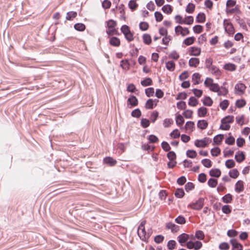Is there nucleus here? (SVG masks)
Masks as SVG:
<instances>
[{"instance_id":"1","label":"nucleus","mask_w":250,"mask_h":250,"mask_svg":"<svg viewBox=\"0 0 250 250\" xmlns=\"http://www.w3.org/2000/svg\"><path fill=\"white\" fill-rule=\"evenodd\" d=\"M146 221L144 220L141 222L138 229V234L139 237L143 241H145L146 239V231L145 230V225Z\"/></svg>"},{"instance_id":"2","label":"nucleus","mask_w":250,"mask_h":250,"mask_svg":"<svg viewBox=\"0 0 250 250\" xmlns=\"http://www.w3.org/2000/svg\"><path fill=\"white\" fill-rule=\"evenodd\" d=\"M204 198H200L195 202L189 204L188 207L194 210H200L204 205Z\"/></svg>"},{"instance_id":"3","label":"nucleus","mask_w":250,"mask_h":250,"mask_svg":"<svg viewBox=\"0 0 250 250\" xmlns=\"http://www.w3.org/2000/svg\"><path fill=\"white\" fill-rule=\"evenodd\" d=\"M211 140L209 138L205 137L201 140H197L195 142V146L198 147H205L211 142Z\"/></svg>"},{"instance_id":"4","label":"nucleus","mask_w":250,"mask_h":250,"mask_svg":"<svg viewBox=\"0 0 250 250\" xmlns=\"http://www.w3.org/2000/svg\"><path fill=\"white\" fill-rule=\"evenodd\" d=\"M224 26L226 32L229 34L232 35L234 33L235 30L232 24L227 20H224Z\"/></svg>"},{"instance_id":"5","label":"nucleus","mask_w":250,"mask_h":250,"mask_svg":"<svg viewBox=\"0 0 250 250\" xmlns=\"http://www.w3.org/2000/svg\"><path fill=\"white\" fill-rule=\"evenodd\" d=\"M246 88V86L242 83L236 84L235 86V89L237 91L236 94L240 95L243 94Z\"/></svg>"},{"instance_id":"6","label":"nucleus","mask_w":250,"mask_h":250,"mask_svg":"<svg viewBox=\"0 0 250 250\" xmlns=\"http://www.w3.org/2000/svg\"><path fill=\"white\" fill-rule=\"evenodd\" d=\"M178 29L180 30V34H181L182 36H185L189 33V31L187 27L183 28L180 25L177 26L175 28V32L176 33H177Z\"/></svg>"},{"instance_id":"7","label":"nucleus","mask_w":250,"mask_h":250,"mask_svg":"<svg viewBox=\"0 0 250 250\" xmlns=\"http://www.w3.org/2000/svg\"><path fill=\"white\" fill-rule=\"evenodd\" d=\"M235 190L237 193H240L244 190V182L242 180L238 181L235 185Z\"/></svg>"},{"instance_id":"8","label":"nucleus","mask_w":250,"mask_h":250,"mask_svg":"<svg viewBox=\"0 0 250 250\" xmlns=\"http://www.w3.org/2000/svg\"><path fill=\"white\" fill-rule=\"evenodd\" d=\"M230 243L232 246V250H242L243 246L236 239L231 240Z\"/></svg>"},{"instance_id":"9","label":"nucleus","mask_w":250,"mask_h":250,"mask_svg":"<svg viewBox=\"0 0 250 250\" xmlns=\"http://www.w3.org/2000/svg\"><path fill=\"white\" fill-rule=\"evenodd\" d=\"M189 238V235L186 233H183L178 237V242L182 246L185 243Z\"/></svg>"},{"instance_id":"10","label":"nucleus","mask_w":250,"mask_h":250,"mask_svg":"<svg viewBox=\"0 0 250 250\" xmlns=\"http://www.w3.org/2000/svg\"><path fill=\"white\" fill-rule=\"evenodd\" d=\"M166 227L167 229H171L172 232H177L179 229V227L172 222L167 223Z\"/></svg>"},{"instance_id":"11","label":"nucleus","mask_w":250,"mask_h":250,"mask_svg":"<svg viewBox=\"0 0 250 250\" xmlns=\"http://www.w3.org/2000/svg\"><path fill=\"white\" fill-rule=\"evenodd\" d=\"M201 53L200 48L197 47H191L189 49V54L191 56H198Z\"/></svg>"},{"instance_id":"12","label":"nucleus","mask_w":250,"mask_h":250,"mask_svg":"<svg viewBox=\"0 0 250 250\" xmlns=\"http://www.w3.org/2000/svg\"><path fill=\"white\" fill-rule=\"evenodd\" d=\"M197 127L202 130L205 129L208 125V122L205 120H199L197 123Z\"/></svg>"},{"instance_id":"13","label":"nucleus","mask_w":250,"mask_h":250,"mask_svg":"<svg viewBox=\"0 0 250 250\" xmlns=\"http://www.w3.org/2000/svg\"><path fill=\"white\" fill-rule=\"evenodd\" d=\"M109 43L113 46L118 47L120 45V40L117 37H113L110 38Z\"/></svg>"},{"instance_id":"14","label":"nucleus","mask_w":250,"mask_h":250,"mask_svg":"<svg viewBox=\"0 0 250 250\" xmlns=\"http://www.w3.org/2000/svg\"><path fill=\"white\" fill-rule=\"evenodd\" d=\"M207 112V108L204 106L199 108L197 110L198 116L199 117H204L206 116Z\"/></svg>"},{"instance_id":"15","label":"nucleus","mask_w":250,"mask_h":250,"mask_svg":"<svg viewBox=\"0 0 250 250\" xmlns=\"http://www.w3.org/2000/svg\"><path fill=\"white\" fill-rule=\"evenodd\" d=\"M221 174V172L220 170L218 168H215V169H211L209 171V175L211 177H215L218 178L220 176Z\"/></svg>"},{"instance_id":"16","label":"nucleus","mask_w":250,"mask_h":250,"mask_svg":"<svg viewBox=\"0 0 250 250\" xmlns=\"http://www.w3.org/2000/svg\"><path fill=\"white\" fill-rule=\"evenodd\" d=\"M235 159L238 163H241L245 159V155L243 152L241 151L240 153L235 154Z\"/></svg>"},{"instance_id":"17","label":"nucleus","mask_w":250,"mask_h":250,"mask_svg":"<svg viewBox=\"0 0 250 250\" xmlns=\"http://www.w3.org/2000/svg\"><path fill=\"white\" fill-rule=\"evenodd\" d=\"M200 61L198 58H192L188 62V64L190 66L196 67L199 63Z\"/></svg>"},{"instance_id":"18","label":"nucleus","mask_w":250,"mask_h":250,"mask_svg":"<svg viewBox=\"0 0 250 250\" xmlns=\"http://www.w3.org/2000/svg\"><path fill=\"white\" fill-rule=\"evenodd\" d=\"M127 102L132 106H137L138 104V99L135 96H131L130 97H129L128 100Z\"/></svg>"},{"instance_id":"19","label":"nucleus","mask_w":250,"mask_h":250,"mask_svg":"<svg viewBox=\"0 0 250 250\" xmlns=\"http://www.w3.org/2000/svg\"><path fill=\"white\" fill-rule=\"evenodd\" d=\"M234 121V117L233 116L229 115L226 116L221 120V123L223 124H230Z\"/></svg>"},{"instance_id":"20","label":"nucleus","mask_w":250,"mask_h":250,"mask_svg":"<svg viewBox=\"0 0 250 250\" xmlns=\"http://www.w3.org/2000/svg\"><path fill=\"white\" fill-rule=\"evenodd\" d=\"M104 161L105 164H108L110 166H114L117 163L115 160L110 157L105 158Z\"/></svg>"},{"instance_id":"21","label":"nucleus","mask_w":250,"mask_h":250,"mask_svg":"<svg viewBox=\"0 0 250 250\" xmlns=\"http://www.w3.org/2000/svg\"><path fill=\"white\" fill-rule=\"evenodd\" d=\"M208 71H210L212 74H214L216 76L220 75L221 72L219 69L215 65H212L208 69Z\"/></svg>"},{"instance_id":"22","label":"nucleus","mask_w":250,"mask_h":250,"mask_svg":"<svg viewBox=\"0 0 250 250\" xmlns=\"http://www.w3.org/2000/svg\"><path fill=\"white\" fill-rule=\"evenodd\" d=\"M202 102L204 105L208 106H211L213 104L212 100L208 96H205Z\"/></svg>"},{"instance_id":"23","label":"nucleus","mask_w":250,"mask_h":250,"mask_svg":"<svg viewBox=\"0 0 250 250\" xmlns=\"http://www.w3.org/2000/svg\"><path fill=\"white\" fill-rule=\"evenodd\" d=\"M206 16L204 13H200L196 17V21L198 23H203L205 21Z\"/></svg>"},{"instance_id":"24","label":"nucleus","mask_w":250,"mask_h":250,"mask_svg":"<svg viewBox=\"0 0 250 250\" xmlns=\"http://www.w3.org/2000/svg\"><path fill=\"white\" fill-rule=\"evenodd\" d=\"M162 10L167 14H170L172 11V7L171 5L167 4L162 7Z\"/></svg>"},{"instance_id":"25","label":"nucleus","mask_w":250,"mask_h":250,"mask_svg":"<svg viewBox=\"0 0 250 250\" xmlns=\"http://www.w3.org/2000/svg\"><path fill=\"white\" fill-rule=\"evenodd\" d=\"M229 174L231 178L235 179L239 176V172L237 169L234 168L231 170H230L229 172Z\"/></svg>"},{"instance_id":"26","label":"nucleus","mask_w":250,"mask_h":250,"mask_svg":"<svg viewBox=\"0 0 250 250\" xmlns=\"http://www.w3.org/2000/svg\"><path fill=\"white\" fill-rule=\"evenodd\" d=\"M224 68L227 70L233 71L235 70L236 66L233 63H228L224 65Z\"/></svg>"},{"instance_id":"27","label":"nucleus","mask_w":250,"mask_h":250,"mask_svg":"<svg viewBox=\"0 0 250 250\" xmlns=\"http://www.w3.org/2000/svg\"><path fill=\"white\" fill-rule=\"evenodd\" d=\"M141 84L143 86H147L152 84V81L150 78H146L141 82Z\"/></svg>"},{"instance_id":"28","label":"nucleus","mask_w":250,"mask_h":250,"mask_svg":"<svg viewBox=\"0 0 250 250\" xmlns=\"http://www.w3.org/2000/svg\"><path fill=\"white\" fill-rule=\"evenodd\" d=\"M201 76L198 73H195L192 75V81L194 82V84H198L199 83Z\"/></svg>"},{"instance_id":"29","label":"nucleus","mask_w":250,"mask_h":250,"mask_svg":"<svg viewBox=\"0 0 250 250\" xmlns=\"http://www.w3.org/2000/svg\"><path fill=\"white\" fill-rule=\"evenodd\" d=\"M224 139L223 134H218L213 138V142L217 145H219Z\"/></svg>"},{"instance_id":"30","label":"nucleus","mask_w":250,"mask_h":250,"mask_svg":"<svg viewBox=\"0 0 250 250\" xmlns=\"http://www.w3.org/2000/svg\"><path fill=\"white\" fill-rule=\"evenodd\" d=\"M143 42L145 44H149L151 42V38L150 35L145 34L143 36Z\"/></svg>"},{"instance_id":"31","label":"nucleus","mask_w":250,"mask_h":250,"mask_svg":"<svg viewBox=\"0 0 250 250\" xmlns=\"http://www.w3.org/2000/svg\"><path fill=\"white\" fill-rule=\"evenodd\" d=\"M175 64L173 61H168L166 63V68L170 71H173L175 69Z\"/></svg>"},{"instance_id":"32","label":"nucleus","mask_w":250,"mask_h":250,"mask_svg":"<svg viewBox=\"0 0 250 250\" xmlns=\"http://www.w3.org/2000/svg\"><path fill=\"white\" fill-rule=\"evenodd\" d=\"M198 104L197 100L194 97H191L189 99L188 104L191 106H195Z\"/></svg>"},{"instance_id":"33","label":"nucleus","mask_w":250,"mask_h":250,"mask_svg":"<svg viewBox=\"0 0 250 250\" xmlns=\"http://www.w3.org/2000/svg\"><path fill=\"white\" fill-rule=\"evenodd\" d=\"M175 196L177 198H182L185 195V192L182 188H178L175 192Z\"/></svg>"},{"instance_id":"34","label":"nucleus","mask_w":250,"mask_h":250,"mask_svg":"<svg viewBox=\"0 0 250 250\" xmlns=\"http://www.w3.org/2000/svg\"><path fill=\"white\" fill-rule=\"evenodd\" d=\"M186 154L188 157L190 158H194L197 155V153L195 150L190 149L187 151Z\"/></svg>"},{"instance_id":"35","label":"nucleus","mask_w":250,"mask_h":250,"mask_svg":"<svg viewBox=\"0 0 250 250\" xmlns=\"http://www.w3.org/2000/svg\"><path fill=\"white\" fill-rule=\"evenodd\" d=\"M195 9V5L192 3H189L187 5L186 11L188 13H192Z\"/></svg>"},{"instance_id":"36","label":"nucleus","mask_w":250,"mask_h":250,"mask_svg":"<svg viewBox=\"0 0 250 250\" xmlns=\"http://www.w3.org/2000/svg\"><path fill=\"white\" fill-rule=\"evenodd\" d=\"M232 195L228 193L222 197V200L224 203H229L232 201Z\"/></svg>"},{"instance_id":"37","label":"nucleus","mask_w":250,"mask_h":250,"mask_svg":"<svg viewBox=\"0 0 250 250\" xmlns=\"http://www.w3.org/2000/svg\"><path fill=\"white\" fill-rule=\"evenodd\" d=\"M74 28L78 31H83L85 30V26L83 23H78L74 25Z\"/></svg>"},{"instance_id":"38","label":"nucleus","mask_w":250,"mask_h":250,"mask_svg":"<svg viewBox=\"0 0 250 250\" xmlns=\"http://www.w3.org/2000/svg\"><path fill=\"white\" fill-rule=\"evenodd\" d=\"M185 128L186 129H189L191 131L193 130V128H194V123L192 121H188L186 123L185 125Z\"/></svg>"},{"instance_id":"39","label":"nucleus","mask_w":250,"mask_h":250,"mask_svg":"<svg viewBox=\"0 0 250 250\" xmlns=\"http://www.w3.org/2000/svg\"><path fill=\"white\" fill-rule=\"evenodd\" d=\"M77 15V13L76 12L70 11L67 13L66 19L67 20H71L73 18H75Z\"/></svg>"},{"instance_id":"40","label":"nucleus","mask_w":250,"mask_h":250,"mask_svg":"<svg viewBox=\"0 0 250 250\" xmlns=\"http://www.w3.org/2000/svg\"><path fill=\"white\" fill-rule=\"evenodd\" d=\"M154 102V101L152 99H148L146 103L145 107L146 109H152L153 108Z\"/></svg>"},{"instance_id":"41","label":"nucleus","mask_w":250,"mask_h":250,"mask_svg":"<svg viewBox=\"0 0 250 250\" xmlns=\"http://www.w3.org/2000/svg\"><path fill=\"white\" fill-rule=\"evenodd\" d=\"M235 162L232 159H229L226 161L225 166L228 168H231L235 166Z\"/></svg>"},{"instance_id":"42","label":"nucleus","mask_w":250,"mask_h":250,"mask_svg":"<svg viewBox=\"0 0 250 250\" xmlns=\"http://www.w3.org/2000/svg\"><path fill=\"white\" fill-rule=\"evenodd\" d=\"M201 163L204 167L207 168L210 167L212 166L211 161L208 159H203Z\"/></svg>"},{"instance_id":"43","label":"nucleus","mask_w":250,"mask_h":250,"mask_svg":"<svg viewBox=\"0 0 250 250\" xmlns=\"http://www.w3.org/2000/svg\"><path fill=\"white\" fill-rule=\"evenodd\" d=\"M195 38L193 37H190L187 38L184 40V43L186 45H190L192 44V43H193V42L195 41Z\"/></svg>"},{"instance_id":"44","label":"nucleus","mask_w":250,"mask_h":250,"mask_svg":"<svg viewBox=\"0 0 250 250\" xmlns=\"http://www.w3.org/2000/svg\"><path fill=\"white\" fill-rule=\"evenodd\" d=\"M184 121L185 120L184 119V118L181 115L179 114L176 116V123L177 125H183L184 123Z\"/></svg>"},{"instance_id":"45","label":"nucleus","mask_w":250,"mask_h":250,"mask_svg":"<svg viewBox=\"0 0 250 250\" xmlns=\"http://www.w3.org/2000/svg\"><path fill=\"white\" fill-rule=\"evenodd\" d=\"M145 93L147 97H150L153 96L154 93V89L153 87H149L145 90Z\"/></svg>"},{"instance_id":"46","label":"nucleus","mask_w":250,"mask_h":250,"mask_svg":"<svg viewBox=\"0 0 250 250\" xmlns=\"http://www.w3.org/2000/svg\"><path fill=\"white\" fill-rule=\"evenodd\" d=\"M208 185L211 188H215L217 185V180L215 179L210 178L208 182Z\"/></svg>"},{"instance_id":"47","label":"nucleus","mask_w":250,"mask_h":250,"mask_svg":"<svg viewBox=\"0 0 250 250\" xmlns=\"http://www.w3.org/2000/svg\"><path fill=\"white\" fill-rule=\"evenodd\" d=\"M229 104V101L224 100L220 103V106L223 110H225L228 107Z\"/></svg>"},{"instance_id":"48","label":"nucleus","mask_w":250,"mask_h":250,"mask_svg":"<svg viewBox=\"0 0 250 250\" xmlns=\"http://www.w3.org/2000/svg\"><path fill=\"white\" fill-rule=\"evenodd\" d=\"M131 116L133 117L139 118L141 116V110L139 108L133 110L131 112Z\"/></svg>"},{"instance_id":"49","label":"nucleus","mask_w":250,"mask_h":250,"mask_svg":"<svg viewBox=\"0 0 250 250\" xmlns=\"http://www.w3.org/2000/svg\"><path fill=\"white\" fill-rule=\"evenodd\" d=\"M246 101L244 99L238 100L236 102V106L238 108H242L246 104Z\"/></svg>"},{"instance_id":"50","label":"nucleus","mask_w":250,"mask_h":250,"mask_svg":"<svg viewBox=\"0 0 250 250\" xmlns=\"http://www.w3.org/2000/svg\"><path fill=\"white\" fill-rule=\"evenodd\" d=\"M161 146L163 150L165 151H168L170 150L171 147L167 142L163 141L161 144Z\"/></svg>"},{"instance_id":"51","label":"nucleus","mask_w":250,"mask_h":250,"mask_svg":"<svg viewBox=\"0 0 250 250\" xmlns=\"http://www.w3.org/2000/svg\"><path fill=\"white\" fill-rule=\"evenodd\" d=\"M220 152L221 150L218 147L213 148L211 149V154L213 156H217L220 154Z\"/></svg>"},{"instance_id":"52","label":"nucleus","mask_w":250,"mask_h":250,"mask_svg":"<svg viewBox=\"0 0 250 250\" xmlns=\"http://www.w3.org/2000/svg\"><path fill=\"white\" fill-rule=\"evenodd\" d=\"M217 92L219 96H225L228 93V90L226 88L221 87V89L219 88V90Z\"/></svg>"},{"instance_id":"53","label":"nucleus","mask_w":250,"mask_h":250,"mask_svg":"<svg viewBox=\"0 0 250 250\" xmlns=\"http://www.w3.org/2000/svg\"><path fill=\"white\" fill-rule=\"evenodd\" d=\"M167 157L170 161H174L176 158V155L174 151H169L167 153Z\"/></svg>"},{"instance_id":"54","label":"nucleus","mask_w":250,"mask_h":250,"mask_svg":"<svg viewBox=\"0 0 250 250\" xmlns=\"http://www.w3.org/2000/svg\"><path fill=\"white\" fill-rule=\"evenodd\" d=\"M149 25L146 22H141L139 24V27L142 31H146Z\"/></svg>"},{"instance_id":"55","label":"nucleus","mask_w":250,"mask_h":250,"mask_svg":"<svg viewBox=\"0 0 250 250\" xmlns=\"http://www.w3.org/2000/svg\"><path fill=\"white\" fill-rule=\"evenodd\" d=\"M193 18L192 16H187L185 19H184V24L190 25L193 22Z\"/></svg>"},{"instance_id":"56","label":"nucleus","mask_w":250,"mask_h":250,"mask_svg":"<svg viewBox=\"0 0 250 250\" xmlns=\"http://www.w3.org/2000/svg\"><path fill=\"white\" fill-rule=\"evenodd\" d=\"M203 26L200 25H196L193 27V30L194 32L197 34L201 33L203 31Z\"/></svg>"},{"instance_id":"57","label":"nucleus","mask_w":250,"mask_h":250,"mask_svg":"<svg viewBox=\"0 0 250 250\" xmlns=\"http://www.w3.org/2000/svg\"><path fill=\"white\" fill-rule=\"evenodd\" d=\"M138 6L137 3L134 0H131L129 1L128 7L132 10H134Z\"/></svg>"},{"instance_id":"58","label":"nucleus","mask_w":250,"mask_h":250,"mask_svg":"<svg viewBox=\"0 0 250 250\" xmlns=\"http://www.w3.org/2000/svg\"><path fill=\"white\" fill-rule=\"evenodd\" d=\"M175 221L178 224H184L186 223V219L183 216L179 215L175 219Z\"/></svg>"},{"instance_id":"59","label":"nucleus","mask_w":250,"mask_h":250,"mask_svg":"<svg viewBox=\"0 0 250 250\" xmlns=\"http://www.w3.org/2000/svg\"><path fill=\"white\" fill-rule=\"evenodd\" d=\"M141 125L143 128H146L150 125L149 121L146 118H143L141 121Z\"/></svg>"},{"instance_id":"60","label":"nucleus","mask_w":250,"mask_h":250,"mask_svg":"<svg viewBox=\"0 0 250 250\" xmlns=\"http://www.w3.org/2000/svg\"><path fill=\"white\" fill-rule=\"evenodd\" d=\"M204 233L202 230H197L195 233V237L199 240H203L204 238Z\"/></svg>"},{"instance_id":"61","label":"nucleus","mask_w":250,"mask_h":250,"mask_svg":"<svg viewBox=\"0 0 250 250\" xmlns=\"http://www.w3.org/2000/svg\"><path fill=\"white\" fill-rule=\"evenodd\" d=\"M156 21L157 22L161 21L163 19V15L159 12L156 11L154 13Z\"/></svg>"},{"instance_id":"62","label":"nucleus","mask_w":250,"mask_h":250,"mask_svg":"<svg viewBox=\"0 0 250 250\" xmlns=\"http://www.w3.org/2000/svg\"><path fill=\"white\" fill-rule=\"evenodd\" d=\"M177 107L178 109L183 110L185 109L187 107L186 104L184 101H180L177 103Z\"/></svg>"},{"instance_id":"63","label":"nucleus","mask_w":250,"mask_h":250,"mask_svg":"<svg viewBox=\"0 0 250 250\" xmlns=\"http://www.w3.org/2000/svg\"><path fill=\"white\" fill-rule=\"evenodd\" d=\"M193 111L191 110L188 109L184 112L183 115L186 118L190 119L192 117Z\"/></svg>"},{"instance_id":"64","label":"nucleus","mask_w":250,"mask_h":250,"mask_svg":"<svg viewBox=\"0 0 250 250\" xmlns=\"http://www.w3.org/2000/svg\"><path fill=\"white\" fill-rule=\"evenodd\" d=\"M176 242L174 240H169L167 243V248L169 250H172L175 249Z\"/></svg>"}]
</instances>
